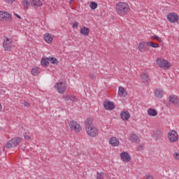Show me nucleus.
Masks as SVG:
<instances>
[{"instance_id":"nucleus-1","label":"nucleus","mask_w":179,"mask_h":179,"mask_svg":"<svg viewBox=\"0 0 179 179\" xmlns=\"http://www.w3.org/2000/svg\"><path fill=\"white\" fill-rule=\"evenodd\" d=\"M116 13L119 16H125V15H128L129 10H131V8H129V5L124 2H119L115 6Z\"/></svg>"},{"instance_id":"nucleus-2","label":"nucleus","mask_w":179,"mask_h":179,"mask_svg":"<svg viewBox=\"0 0 179 179\" xmlns=\"http://www.w3.org/2000/svg\"><path fill=\"white\" fill-rule=\"evenodd\" d=\"M20 142H22V138L20 137L13 138L11 140L8 141V143L6 144V149H10V148H16L17 145L20 144Z\"/></svg>"},{"instance_id":"nucleus-3","label":"nucleus","mask_w":179,"mask_h":179,"mask_svg":"<svg viewBox=\"0 0 179 179\" xmlns=\"http://www.w3.org/2000/svg\"><path fill=\"white\" fill-rule=\"evenodd\" d=\"M168 138L171 143H174L178 141V134L176 130H170L168 133Z\"/></svg>"},{"instance_id":"nucleus-4","label":"nucleus","mask_w":179,"mask_h":179,"mask_svg":"<svg viewBox=\"0 0 179 179\" xmlns=\"http://www.w3.org/2000/svg\"><path fill=\"white\" fill-rule=\"evenodd\" d=\"M55 87L60 94H64V93H65V90H66V85L62 81L57 83Z\"/></svg>"},{"instance_id":"nucleus-5","label":"nucleus","mask_w":179,"mask_h":179,"mask_svg":"<svg viewBox=\"0 0 179 179\" xmlns=\"http://www.w3.org/2000/svg\"><path fill=\"white\" fill-rule=\"evenodd\" d=\"M166 19L170 23H178L179 16L177 13H169L166 15Z\"/></svg>"},{"instance_id":"nucleus-6","label":"nucleus","mask_w":179,"mask_h":179,"mask_svg":"<svg viewBox=\"0 0 179 179\" xmlns=\"http://www.w3.org/2000/svg\"><path fill=\"white\" fill-rule=\"evenodd\" d=\"M0 20L1 22H12V15L5 11H0Z\"/></svg>"},{"instance_id":"nucleus-7","label":"nucleus","mask_w":179,"mask_h":179,"mask_svg":"<svg viewBox=\"0 0 179 179\" xmlns=\"http://www.w3.org/2000/svg\"><path fill=\"white\" fill-rule=\"evenodd\" d=\"M157 65H158V66H159V68H170V62H169V61L164 59H162L160 57H158L157 59Z\"/></svg>"},{"instance_id":"nucleus-8","label":"nucleus","mask_w":179,"mask_h":179,"mask_svg":"<svg viewBox=\"0 0 179 179\" xmlns=\"http://www.w3.org/2000/svg\"><path fill=\"white\" fill-rule=\"evenodd\" d=\"M85 131L87 136H90L91 138H96V136L99 135V131L96 127H94V126H92V127H89V129H87Z\"/></svg>"},{"instance_id":"nucleus-9","label":"nucleus","mask_w":179,"mask_h":179,"mask_svg":"<svg viewBox=\"0 0 179 179\" xmlns=\"http://www.w3.org/2000/svg\"><path fill=\"white\" fill-rule=\"evenodd\" d=\"M12 40L9 39V38H6L3 42V47L6 50V51H10L12 50Z\"/></svg>"},{"instance_id":"nucleus-10","label":"nucleus","mask_w":179,"mask_h":179,"mask_svg":"<svg viewBox=\"0 0 179 179\" xmlns=\"http://www.w3.org/2000/svg\"><path fill=\"white\" fill-rule=\"evenodd\" d=\"M69 127L75 132H80V125L78 124V122L71 120L69 123Z\"/></svg>"},{"instance_id":"nucleus-11","label":"nucleus","mask_w":179,"mask_h":179,"mask_svg":"<svg viewBox=\"0 0 179 179\" xmlns=\"http://www.w3.org/2000/svg\"><path fill=\"white\" fill-rule=\"evenodd\" d=\"M103 107L105 110H114V108H115V106L114 105V103L110 101H105L103 103Z\"/></svg>"},{"instance_id":"nucleus-12","label":"nucleus","mask_w":179,"mask_h":179,"mask_svg":"<svg viewBox=\"0 0 179 179\" xmlns=\"http://www.w3.org/2000/svg\"><path fill=\"white\" fill-rule=\"evenodd\" d=\"M120 157L122 162H126L128 163V162H131V156H129V154L127 152H123L120 154Z\"/></svg>"},{"instance_id":"nucleus-13","label":"nucleus","mask_w":179,"mask_h":179,"mask_svg":"<svg viewBox=\"0 0 179 179\" xmlns=\"http://www.w3.org/2000/svg\"><path fill=\"white\" fill-rule=\"evenodd\" d=\"M62 97L65 101H69V100L73 103L78 101V98L73 95H64Z\"/></svg>"},{"instance_id":"nucleus-14","label":"nucleus","mask_w":179,"mask_h":179,"mask_svg":"<svg viewBox=\"0 0 179 179\" xmlns=\"http://www.w3.org/2000/svg\"><path fill=\"white\" fill-rule=\"evenodd\" d=\"M31 2V6L36 9V8H40L43 6V2L41 0H29Z\"/></svg>"},{"instance_id":"nucleus-15","label":"nucleus","mask_w":179,"mask_h":179,"mask_svg":"<svg viewBox=\"0 0 179 179\" xmlns=\"http://www.w3.org/2000/svg\"><path fill=\"white\" fill-rule=\"evenodd\" d=\"M85 130L89 129V128H92V127H94L93 125V118L92 117L87 118L85 120Z\"/></svg>"},{"instance_id":"nucleus-16","label":"nucleus","mask_w":179,"mask_h":179,"mask_svg":"<svg viewBox=\"0 0 179 179\" xmlns=\"http://www.w3.org/2000/svg\"><path fill=\"white\" fill-rule=\"evenodd\" d=\"M169 101L174 104V106H179V99L176 95L169 96Z\"/></svg>"},{"instance_id":"nucleus-17","label":"nucleus","mask_w":179,"mask_h":179,"mask_svg":"<svg viewBox=\"0 0 179 179\" xmlns=\"http://www.w3.org/2000/svg\"><path fill=\"white\" fill-rule=\"evenodd\" d=\"M152 136L155 141H159V139H160V138L163 136V133H162V131H160V129H157L154 131Z\"/></svg>"},{"instance_id":"nucleus-18","label":"nucleus","mask_w":179,"mask_h":179,"mask_svg":"<svg viewBox=\"0 0 179 179\" xmlns=\"http://www.w3.org/2000/svg\"><path fill=\"white\" fill-rule=\"evenodd\" d=\"M120 117L122 120H123V121H128V120H129V117H131V115L128 111H123L120 113Z\"/></svg>"},{"instance_id":"nucleus-19","label":"nucleus","mask_w":179,"mask_h":179,"mask_svg":"<svg viewBox=\"0 0 179 179\" xmlns=\"http://www.w3.org/2000/svg\"><path fill=\"white\" fill-rule=\"evenodd\" d=\"M53 38H54V36L51 34H45L44 35V40L48 44H51V43H52V39Z\"/></svg>"},{"instance_id":"nucleus-20","label":"nucleus","mask_w":179,"mask_h":179,"mask_svg":"<svg viewBox=\"0 0 179 179\" xmlns=\"http://www.w3.org/2000/svg\"><path fill=\"white\" fill-rule=\"evenodd\" d=\"M164 93V92L161 88L156 89L155 91V95L157 97V99H162Z\"/></svg>"},{"instance_id":"nucleus-21","label":"nucleus","mask_w":179,"mask_h":179,"mask_svg":"<svg viewBox=\"0 0 179 179\" xmlns=\"http://www.w3.org/2000/svg\"><path fill=\"white\" fill-rule=\"evenodd\" d=\"M118 94L120 97H125L127 96V90L123 87H119Z\"/></svg>"},{"instance_id":"nucleus-22","label":"nucleus","mask_w":179,"mask_h":179,"mask_svg":"<svg viewBox=\"0 0 179 179\" xmlns=\"http://www.w3.org/2000/svg\"><path fill=\"white\" fill-rule=\"evenodd\" d=\"M41 64L42 66H49L50 65V58L43 57L41 60Z\"/></svg>"},{"instance_id":"nucleus-23","label":"nucleus","mask_w":179,"mask_h":179,"mask_svg":"<svg viewBox=\"0 0 179 179\" xmlns=\"http://www.w3.org/2000/svg\"><path fill=\"white\" fill-rule=\"evenodd\" d=\"M90 32V29L86 27H83L82 29H80V34L83 36H89V33Z\"/></svg>"},{"instance_id":"nucleus-24","label":"nucleus","mask_w":179,"mask_h":179,"mask_svg":"<svg viewBox=\"0 0 179 179\" xmlns=\"http://www.w3.org/2000/svg\"><path fill=\"white\" fill-rule=\"evenodd\" d=\"M109 143H110L112 146H118V145H120V141L117 138L112 137L109 141Z\"/></svg>"},{"instance_id":"nucleus-25","label":"nucleus","mask_w":179,"mask_h":179,"mask_svg":"<svg viewBox=\"0 0 179 179\" xmlns=\"http://www.w3.org/2000/svg\"><path fill=\"white\" fill-rule=\"evenodd\" d=\"M145 45H148V42L143 41L139 43L138 50L141 51V52H143V51H145L144 48Z\"/></svg>"},{"instance_id":"nucleus-26","label":"nucleus","mask_w":179,"mask_h":179,"mask_svg":"<svg viewBox=\"0 0 179 179\" xmlns=\"http://www.w3.org/2000/svg\"><path fill=\"white\" fill-rule=\"evenodd\" d=\"M148 114L150 117H156V115H157V110L154 108H150L148 110Z\"/></svg>"},{"instance_id":"nucleus-27","label":"nucleus","mask_w":179,"mask_h":179,"mask_svg":"<svg viewBox=\"0 0 179 179\" xmlns=\"http://www.w3.org/2000/svg\"><path fill=\"white\" fill-rule=\"evenodd\" d=\"M130 141H131V142H135V143H139V138L136 134H131Z\"/></svg>"},{"instance_id":"nucleus-28","label":"nucleus","mask_w":179,"mask_h":179,"mask_svg":"<svg viewBox=\"0 0 179 179\" xmlns=\"http://www.w3.org/2000/svg\"><path fill=\"white\" fill-rule=\"evenodd\" d=\"M141 78L144 82H148L150 80L149 75L146 74L145 73H143L141 76Z\"/></svg>"},{"instance_id":"nucleus-29","label":"nucleus","mask_w":179,"mask_h":179,"mask_svg":"<svg viewBox=\"0 0 179 179\" xmlns=\"http://www.w3.org/2000/svg\"><path fill=\"white\" fill-rule=\"evenodd\" d=\"M148 47H152V48H159V45L157 43H155L152 41L147 42Z\"/></svg>"},{"instance_id":"nucleus-30","label":"nucleus","mask_w":179,"mask_h":179,"mask_svg":"<svg viewBox=\"0 0 179 179\" xmlns=\"http://www.w3.org/2000/svg\"><path fill=\"white\" fill-rule=\"evenodd\" d=\"M24 9H29V6L31 5L30 0H24L22 1Z\"/></svg>"},{"instance_id":"nucleus-31","label":"nucleus","mask_w":179,"mask_h":179,"mask_svg":"<svg viewBox=\"0 0 179 179\" xmlns=\"http://www.w3.org/2000/svg\"><path fill=\"white\" fill-rule=\"evenodd\" d=\"M31 72L34 76H37L40 73V69L38 68H34L31 69Z\"/></svg>"},{"instance_id":"nucleus-32","label":"nucleus","mask_w":179,"mask_h":179,"mask_svg":"<svg viewBox=\"0 0 179 179\" xmlns=\"http://www.w3.org/2000/svg\"><path fill=\"white\" fill-rule=\"evenodd\" d=\"M90 6L91 9L94 10V9H97V3H96L94 1H92L90 4Z\"/></svg>"},{"instance_id":"nucleus-33","label":"nucleus","mask_w":179,"mask_h":179,"mask_svg":"<svg viewBox=\"0 0 179 179\" xmlns=\"http://www.w3.org/2000/svg\"><path fill=\"white\" fill-rule=\"evenodd\" d=\"M49 62L52 63V64H58V59L55 57H49Z\"/></svg>"},{"instance_id":"nucleus-34","label":"nucleus","mask_w":179,"mask_h":179,"mask_svg":"<svg viewBox=\"0 0 179 179\" xmlns=\"http://www.w3.org/2000/svg\"><path fill=\"white\" fill-rule=\"evenodd\" d=\"M96 179H104V173L103 172L96 173Z\"/></svg>"},{"instance_id":"nucleus-35","label":"nucleus","mask_w":179,"mask_h":179,"mask_svg":"<svg viewBox=\"0 0 179 179\" xmlns=\"http://www.w3.org/2000/svg\"><path fill=\"white\" fill-rule=\"evenodd\" d=\"M151 39L152 40H157V41H159V43H162L163 41L162 40V38L155 35L151 36Z\"/></svg>"},{"instance_id":"nucleus-36","label":"nucleus","mask_w":179,"mask_h":179,"mask_svg":"<svg viewBox=\"0 0 179 179\" xmlns=\"http://www.w3.org/2000/svg\"><path fill=\"white\" fill-rule=\"evenodd\" d=\"M24 138L26 139V141H30V139H31V137H30L27 133H24Z\"/></svg>"},{"instance_id":"nucleus-37","label":"nucleus","mask_w":179,"mask_h":179,"mask_svg":"<svg viewBox=\"0 0 179 179\" xmlns=\"http://www.w3.org/2000/svg\"><path fill=\"white\" fill-rule=\"evenodd\" d=\"M79 26V22H74L73 24V29H78V27Z\"/></svg>"},{"instance_id":"nucleus-38","label":"nucleus","mask_w":179,"mask_h":179,"mask_svg":"<svg viewBox=\"0 0 179 179\" xmlns=\"http://www.w3.org/2000/svg\"><path fill=\"white\" fill-rule=\"evenodd\" d=\"M173 157L176 159V160H179V152H175L173 154Z\"/></svg>"},{"instance_id":"nucleus-39","label":"nucleus","mask_w":179,"mask_h":179,"mask_svg":"<svg viewBox=\"0 0 179 179\" xmlns=\"http://www.w3.org/2000/svg\"><path fill=\"white\" fill-rule=\"evenodd\" d=\"M22 104L25 106V107H29V106H30V103L26 101H24Z\"/></svg>"},{"instance_id":"nucleus-40","label":"nucleus","mask_w":179,"mask_h":179,"mask_svg":"<svg viewBox=\"0 0 179 179\" xmlns=\"http://www.w3.org/2000/svg\"><path fill=\"white\" fill-rule=\"evenodd\" d=\"M8 3H13L16 0H5Z\"/></svg>"},{"instance_id":"nucleus-41","label":"nucleus","mask_w":179,"mask_h":179,"mask_svg":"<svg viewBox=\"0 0 179 179\" xmlns=\"http://www.w3.org/2000/svg\"><path fill=\"white\" fill-rule=\"evenodd\" d=\"M90 79H94V75L93 73L90 74Z\"/></svg>"},{"instance_id":"nucleus-42","label":"nucleus","mask_w":179,"mask_h":179,"mask_svg":"<svg viewBox=\"0 0 179 179\" xmlns=\"http://www.w3.org/2000/svg\"><path fill=\"white\" fill-rule=\"evenodd\" d=\"M16 17H17V19H22V17H20V15H17V14H15Z\"/></svg>"},{"instance_id":"nucleus-43","label":"nucleus","mask_w":179,"mask_h":179,"mask_svg":"<svg viewBox=\"0 0 179 179\" xmlns=\"http://www.w3.org/2000/svg\"><path fill=\"white\" fill-rule=\"evenodd\" d=\"M146 179H153V177H152V176H148Z\"/></svg>"},{"instance_id":"nucleus-44","label":"nucleus","mask_w":179,"mask_h":179,"mask_svg":"<svg viewBox=\"0 0 179 179\" xmlns=\"http://www.w3.org/2000/svg\"><path fill=\"white\" fill-rule=\"evenodd\" d=\"M143 150L142 145H139L138 148V150Z\"/></svg>"},{"instance_id":"nucleus-45","label":"nucleus","mask_w":179,"mask_h":179,"mask_svg":"<svg viewBox=\"0 0 179 179\" xmlns=\"http://www.w3.org/2000/svg\"><path fill=\"white\" fill-rule=\"evenodd\" d=\"M1 110H2V106L0 103V111H1Z\"/></svg>"},{"instance_id":"nucleus-46","label":"nucleus","mask_w":179,"mask_h":179,"mask_svg":"<svg viewBox=\"0 0 179 179\" xmlns=\"http://www.w3.org/2000/svg\"><path fill=\"white\" fill-rule=\"evenodd\" d=\"M73 1H75V0H71L70 3H72V2H73Z\"/></svg>"},{"instance_id":"nucleus-47","label":"nucleus","mask_w":179,"mask_h":179,"mask_svg":"<svg viewBox=\"0 0 179 179\" xmlns=\"http://www.w3.org/2000/svg\"><path fill=\"white\" fill-rule=\"evenodd\" d=\"M2 153V150L0 148V155Z\"/></svg>"},{"instance_id":"nucleus-48","label":"nucleus","mask_w":179,"mask_h":179,"mask_svg":"<svg viewBox=\"0 0 179 179\" xmlns=\"http://www.w3.org/2000/svg\"><path fill=\"white\" fill-rule=\"evenodd\" d=\"M0 131H1V127H0Z\"/></svg>"}]
</instances>
